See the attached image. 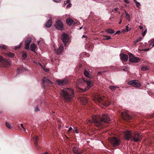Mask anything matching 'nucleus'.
Listing matches in <instances>:
<instances>
[{
  "instance_id": "f3484780",
  "label": "nucleus",
  "mask_w": 154,
  "mask_h": 154,
  "mask_svg": "<svg viewBox=\"0 0 154 154\" xmlns=\"http://www.w3.org/2000/svg\"><path fill=\"white\" fill-rule=\"evenodd\" d=\"M120 56L121 59L123 61H126L128 60V57L127 54H122L120 55Z\"/></svg>"
},
{
  "instance_id": "a211bd4d",
  "label": "nucleus",
  "mask_w": 154,
  "mask_h": 154,
  "mask_svg": "<svg viewBox=\"0 0 154 154\" xmlns=\"http://www.w3.org/2000/svg\"><path fill=\"white\" fill-rule=\"evenodd\" d=\"M63 46L62 44H60L59 49L55 51L56 52L57 55L60 54L63 51Z\"/></svg>"
},
{
  "instance_id": "2f4dec72",
  "label": "nucleus",
  "mask_w": 154,
  "mask_h": 154,
  "mask_svg": "<svg viewBox=\"0 0 154 154\" xmlns=\"http://www.w3.org/2000/svg\"><path fill=\"white\" fill-rule=\"evenodd\" d=\"M142 38L141 37H139V38L137 39L135 42V43L136 44L137 42H140Z\"/></svg>"
},
{
  "instance_id": "052dcab7",
  "label": "nucleus",
  "mask_w": 154,
  "mask_h": 154,
  "mask_svg": "<svg viewBox=\"0 0 154 154\" xmlns=\"http://www.w3.org/2000/svg\"><path fill=\"white\" fill-rule=\"evenodd\" d=\"M82 92H83V91H85V89H82Z\"/></svg>"
},
{
  "instance_id": "a19ab883",
  "label": "nucleus",
  "mask_w": 154,
  "mask_h": 154,
  "mask_svg": "<svg viewBox=\"0 0 154 154\" xmlns=\"http://www.w3.org/2000/svg\"><path fill=\"white\" fill-rule=\"evenodd\" d=\"M82 153V151H81L79 150L78 149V152H77V153L76 154H81Z\"/></svg>"
},
{
  "instance_id": "39448f33",
  "label": "nucleus",
  "mask_w": 154,
  "mask_h": 154,
  "mask_svg": "<svg viewBox=\"0 0 154 154\" xmlns=\"http://www.w3.org/2000/svg\"><path fill=\"white\" fill-rule=\"evenodd\" d=\"M95 100L97 104L101 103L106 106H109L111 103L109 101L104 100L100 97L96 98Z\"/></svg>"
},
{
  "instance_id": "c03bdc74",
  "label": "nucleus",
  "mask_w": 154,
  "mask_h": 154,
  "mask_svg": "<svg viewBox=\"0 0 154 154\" xmlns=\"http://www.w3.org/2000/svg\"><path fill=\"white\" fill-rule=\"evenodd\" d=\"M128 28H129L128 26H126L125 29L126 32H128L129 31V30L128 29Z\"/></svg>"
},
{
  "instance_id": "5701e85b",
  "label": "nucleus",
  "mask_w": 154,
  "mask_h": 154,
  "mask_svg": "<svg viewBox=\"0 0 154 154\" xmlns=\"http://www.w3.org/2000/svg\"><path fill=\"white\" fill-rule=\"evenodd\" d=\"M5 56L7 57L8 56L9 57L11 58L15 56L14 53L11 52H7L5 53Z\"/></svg>"
},
{
  "instance_id": "7c9ffc66",
  "label": "nucleus",
  "mask_w": 154,
  "mask_h": 154,
  "mask_svg": "<svg viewBox=\"0 0 154 154\" xmlns=\"http://www.w3.org/2000/svg\"><path fill=\"white\" fill-rule=\"evenodd\" d=\"M117 88V87L114 86H109V88L110 89L112 90V91L115 90L116 88Z\"/></svg>"
},
{
  "instance_id": "f8f14e48",
  "label": "nucleus",
  "mask_w": 154,
  "mask_h": 154,
  "mask_svg": "<svg viewBox=\"0 0 154 154\" xmlns=\"http://www.w3.org/2000/svg\"><path fill=\"white\" fill-rule=\"evenodd\" d=\"M56 82L59 85L63 86L66 85L68 83V80L66 79H58L57 80Z\"/></svg>"
},
{
  "instance_id": "a878e982",
  "label": "nucleus",
  "mask_w": 154,
  "mask_h": 154,
  "mask_svg": "<svg viewBox=\"0 0 154 154\" xmlns=\"http://www.w3.org/2000/svg\"><path fill=\"white\" fill-rule=\"evenodd\" d=\"M32 40L30 38H28L25 41V44L29 45L31 42Z\"/></svg>"
},
{
  "instance_id": "20e7f679",
  "label": "nucleus",
  "mask_w": 154,
  "mask_h": 154,
  "mask_svg": "<svg viewBox=\"0 0 154 154\" xmlns=\"http://www.w3.org/2000/svg\"><path fill=\"white\" fill-rule=\"evenodd\" d=\"M110 141L111 145L114 147L120 145L121 142L120 139L117 137H112L110 140Z\"/></svg>"
},
{
  "instance_id": "a18cd8bd",
  "label": "nucleus",
  "mask_w": 154,
  "mask_h": 154,
  "mask_svg": "<svg viewBox=\"0 0 154 154\" xmlns=\"http://www.w3.org/2000/svg\"><path fill=\"white\" fill-rule=\"evenodd\" d=\"M146 32V30H145V31L143 32L142 33V35L143 36H144Z\"/></svg>"
},
{
  "instance_id": "6e6552de",
  "label": "nucleus",
  "mask_w": 154,
  "mask_h": 154,
  "mask_svg": "<svg viewBox=\"0 0 154 154\" xmlns=\"http://www.w3.org/2000/svg\"><path fill=\"white\" fill-rule=\"evenodd\" d=\"M128 54L129 60L130 62L137 63L140 60L139 58L135 57L132 54L128 53Z\"/></svg>"
},
{
  "instance_id": "f03ea898",
  "label": "nucleus",
  "mask_w": 154,
  "mask_h": 154,
  "mask_svg": "<svg viewBox=\"0 0 154 154\" xmlns=\"http://www.w3.org/2000/svg\"><path fill=\"white\" fill-rule=\"evenodd\" d=\"M60 94L62 97L67 102H70L73 100L74 93L72 89L66 88L63 89L61 91Z\"/></svg>"
},
{
  "instance_id": "ea45409f",
  "label": "nucleus",
  "mask_w": 154,
  "mask_h": 154,
  "mask_svg": "<svg viewBox=\"0 0 154 154\" xmlns=\"http://www.w3.org/2000/svg\"><path fill=\"white\" fill-rule=\"evenodd\" d=\"M70 2V0H67L64 1V3L65 4H66L67 3H69Z\"/></svg>"
},
{
  "instance_id": "4c0bfd02",
  "label": "nucleus",
  "mask_w": 154,
  "mask_h": 154,
  "mask_svg": "<svg viewBox=\"0 0 154 154\" xmlns=\"http://www.w3.org/2000/svg\"><path fill=\"white\" fill-rule=\"evenodd\" d=\"M136 6L137 7H140V4L138 2H135Z\"/></svg>"
},
{
  "instance_id": "e433bc0d",
  "label": "nucleus",
  "mask_w": 154,
  "mask_h": 154,
  "mask_svg": "<svg viewBox=\"0 0 154 154\" xmlns=\"http://www.w3.org/2000/svg\"><path fill=\"white\" fill-rule=\"evenodd\" d=\"M73 131L76 133H79V131L76 128H74Z\"/></svg>"
},
{
  "instance_id": "864d4df0",
  "label": "nucleus",
  "mask_w": 154,
  "mask_h": 154,
  "mask_svg": "<svg viewBox=\"0 0 154 154\" xmlns=\"http://www.w3.org/2000/svg\"><path fill=\"white\" fill-rule=\"evenodd\" d=\"M20 46H21L15 47V49H19L20 47Z\"/></svg>"
},
{
  "instance_id": "6ab92c4d",
  "label": "nucleus",
  "mask_w": 154,
  "mask_h": 154,
  "mask_svg": "<svg viewBox=\"0 0 154 154\" xmlns=\"http://www.w3.org/2000/svg\"><path fill=\"white\" fill-rule=\"evenodd\" d=\"M52 18L50 17L45 24V26L47 28L50 27L52 25Z\"/></svg>"
},
{
  "instance_id": "ddd939ff",
  "label": "nucleus",
  "mask_w": 154,
  "mask_h": 154,
  "mask_svg": "<svg viewBox=\"0 0 154 154\" xmlns=\"http://www.w3.org/2000/svg\"><path fill=\"white\" fill-rule=\"evenodd\" d=\"M121 116L122 118L126 121H128L132 119V117L126 112L122 113Z\"/></svg>"
},
{
  "instance_id": "aec40b11",
  "label": "nucleus",
  "mask_w": 154,
  "mask_h": 154,
  "mask_svg": "<svg viewBox=\"0 0 154 154\" xmlns=\"http://www.w3.org/2000/svg\"><path fill=\"white\" fill-rule=\"evenodd\" d=\"M81 103L84 104L85 105L88 103V98L86 97H83L81 99Z\"/></svg>"
},
{
  "instance_id": "37998d69",
  "label": "nucleus",
  "mask_w": 154,
  "mask_h": 154,
  "mask_svg": "<svg viewBox=\"0 0 154 154\" xmlns=\"http://www.w3.org/2000/svg\"><path fill=\"white\" fill-rule=\"evenodd\" d=\"M72 127H70L69 128V130H68V133H70V131H72Z\"/></svg>"
},
{
  "instance_id": "9d476101",
  "label": "nucleus",
  "mask_w": 154,
  "mask_h": 154,
  "mask_svg": "<svg viewBox=\"0 0 154 154\" xmlns=\"http://www.w3.org/2000/svg\"><path fill=\"white\" fill-rule=\"evenodd\" d=\"M129 85H132L133 86L137 88H139L141 86L140 83L137 80H134L128 82Z\"/></svg>"
},
{
  "instance_id": "338daca9",
  "label": "nucleus",
  "mask_w": 154,
  "mask_h": 154,
  "mask_svg": "<svg viewBox=\"0 0 154 154\" xmlns=\"http://www.w3.org/2000/svg\"><path fill=\"white\" fill-rule=\"evenodd\" d=\"M128 29H129V31H130L131 30V28H128Z\"/></svg>"
},
{
  "instance_id": "774afa93",
  "label": "nucleus",
  "mask_w": 154,
  "mask_h": 154,
  "mask_svg": "<svg viewBox=\"0 0 154 154\" xmlns=\"http://www.w3.org/2000/svg\"><path fill=\"white\" fill-rule=\"evenodd\" d=\"M82 28V27L80 28V29H81Z\"/></svg>"
},
{
  "instance_id": "7ed1b4c3",
  "label": "nucleus",
  "mask_w": 154,
  "mask_h": 154,
  "mask_svg": "<svg viewBox=\"0 0 154 154\" xmlns=\"http://www.w3.org/2000/svg\"><path fill=\"white\" fill-rule=\"evenodd\" d=\"M132 138L131 139V141H134V142L141 141L142 139L141 135L137 131H133L132 132Z\"/></svg>"
},
{
  "instance_id": "dca6fc26",
  "label": "nucleus",
  "mask_w": 154,
  "mask_h": 154,
  "mask_svg": "<svg viewBox=\"0 0 154 154\" xmlns=\"http://www.w3.org/2000/svg\"><path fill=\"white\" fill-rule=\"evenodd\" d=\"M33 139L34 142V144L36 148L38 149L39 147L38 145V140L39 139L38 137L37 136H35L33 137Z\"/></svg>"
},
{
  "instance_id": "603ef678",
  "label": "nucleus",
  "mask_w": 154,
  "mask_h": 154,
  "mask_svg": "<svg viewBox=\"0 0 154 154\" xmlns=\"http://www.w3.org/2000/svg\"><path fill=\"white\" fill-rule=\"evenodd\" d=\"M120 31H118L115 33V34H119L120 33Z\"/></svg>"
},
{
  "instance_id": "bb28decb",
  "label": "nucleus",
  "mask_w": 154,
  "mask_h": 154,
  "mask_svg": "<svg viewBox=\"0 0 154 154\" xmlns=\"http://www.w3.org/2000/svg\"><path fill=\"white\" fill-rule=\"evenodd\" d=\"M22 59L25 60L27 57V55L26 53L25 52H23L22 53Z\"/></svg>"
},
{
  "instance_id": "79ce46f5",
  "label": "nucleus",
  "mask_w": 154,
  "mask_h": 154,
  "mask_svg": "<svg viewBox=\"0 0 154 154\" xmlns=\"http://www.w3.org/2000/svg\"><path fill=\"white\" fill-rule=\"evenodd\" d=\"M126 18L128 19H129L130 18V15L128 14L127 13H126Z\"/></svg>"
},
{
  "instance_id": "1a4fd4ad",
  "label": "nucleus",
  "mask_w": 154,
  "mask_h": 154,
  "mask_svg": "<svg viewBox=\"0 0 154 154\" xmlns=\"http://www.w3.org/2000/svg\"><path fill=\"white\" fill-rule=\"evenodd\" d=\"M9 63L7 59L0 56V65L2 67H7Z\"/></svg>"
},
{
  "instance_id": "13d9d810",
  "label": "nucleus",
  "mask_w": 154,
  "mask_h": 154,
  "mask_svg": "<svg viewBox=\"0 0 154 154\" xmlns=\"http://www.w3.org/2000/svg\"><path fill=\"white\" fill-rule=\"evenodd\" d=\"M139 28H140V29H143V27L142 26H139Z\"/></svg>"
},
{
  "instance_id": "5fc2aeb1",
  "label": "nucleus",
  "mask_w": 154,
  "mask_h": 154,
  "mask_svg": "<svg viewBox=\"0 0 154 154\" xmlns=\"http://www.w3.org/2000/svg\"><path fill=\"white\" fill-rule=\"evenodd\" d=\"M44 69V70L46 72H47L48 71H49L48 69Z\"/></svg>"
},
{
  "instance_id": "680f3d73",
  "label": "nucleus",
  "mask_w": 154,
  "mask_h": 154,
  "mask_svg": "<svg viewBox=\"0 0 154 154\" xmlns=\"http://www.w3.org/2000/svg\"><path fill=\"white\" fill-rule=\"evenodd\" d=\"M40 42V41H38V42H37V43H38V44H39V43Z\"/></svg>"
},
{
  "instance_id": "9b49d317",
  "label": "nucleus",
  "mask_w": 154,
  "mask_h": 154,
  "mask_svg": "<svg viewBox=\"0 0 154 154\" xmlns=\"http://www.w3.org/2000/svg\"><path fill=\"white\" fill-rule=\"evenodd\" d=\"M61 39L65 45L69 39V35L65 33H63L62 34Z\"/></svg>"
},
{
  "instance_id": "b1692460",
  "label": "nucleus",
  "mask_w": 154,
  "mask_h": 154,
  "mask_svg": "<svg viewBox=\"0 0 154 154\" xmlns=\"http://www.w3.org/2000/svg\"><path fill=\"white\" fill-rule=\"evenodd\" d=\"M36 48V45L34 43H33L31 45L30 50L32 51L35 52Z\"/></svg>"
},
{
  "instance_id": "412c9836",
  "label": "nucleus",
  "mask_w": 154,
  "mask_h": 154,
  "mask_svg": "<svg viewBox=\"0 0 154 154\" xmlns=\"http://www.w3.org/2000/svg\"><path fill=\"white\" fill-rule=\"evenodd\" d=\"M84 74L85 76L89 78H91L92 76L90 73L88 71L85 70L84 72Z\"/></svg>"
},
{
  "instance_id": "2eb2a0df",
  "label": "nucleus",
  "mask_w": 154,
  "mask_h": 154,
  "mask_svg": "<svg viewBox=\"0 0 154 154\" xmlns=\"http://www.w3.org/2000/svg\"><path fill=\"white\" fill-rule=\"evenodd\" d=\"M42 81V84L44 87H45L47 85L46 84H49L50 83H51V81L49 80V79H47L45 77L43 78Z\"/></svg>"
},
{
  "instance_id": "e2e57ef3",
  "label": "nucleus",
  "mask_w": 154,
  "mask_h": 154,
  "mask_svg": "<svg viewBox=\"0 0 154 154\" xmlns=\"http://www.w3.org/2000/svg\"><path fill=\"white\" fill-rule=\"evenodd\" d=\"M133 1L135 3L137 2L136 0H133Z\"/></svg>"
},
{
  "instance_id": "3c124183",
  "label": "nucleus",
  "mask_w": 154,
  "mask_h": 154,
  "mask_svg": "<svg viewBox=\"0 0 154 154\" xmlns=\"http://www.w3.org/2000/svg\"><path fill=\"white\" fill-rule=\"evenodd\" d=\"M119 9V8H116L114 9V11H117Z\"/></svg>"
},
{
  "instance_id": "4468645a",
  "label": "nucleus",
  "mask_w": 154,
  "mask_h": 154,
  "mask_svg": "<svg viewBox=\"0 0 154 154\" xmlns=\"http://www.w3.org/2000/svg\"><path fill=\"white\" fill-rule=\"evenodd\" d=\"M54 26L58 29L62 30L63 29V25L62 22L60 20H58L56 21Z\"/></svg>"
},
{
  "instance_id": "49530a36",
  "label": "nucleus",
  "mask_w": 154,
  "mask_h": 154,
  "mask_svg": "<svg viewBox=\"0 0 154 154\" xmlns=\"http://www.w3.org/2000/svg\"><path fill=\"white\" fill-rule=\"evenodd\" d=\"M71 3H70V4H68L67 6H66V7L67 8H70L71 7Z\"/></svg>"
},
{
  "instance_id": "0eeeda50",
  "label": "nucleus",
  "mask_w": 154,
  "mask_h": 154,
  "mask_svg": "<svg viewBox=\"0 0 154 154\" xmlns=\"http://www.w3.org/2000/svg\"><path fill=\"white\" fill-rule=\"evenodd\" d=\"M133 131L131 130H126L124 132V138L128 140L131 139L132 138V132Z\"/></svg>"
},
{
  "instance_id": "4be33fe9",
  "label": "nucleus",
  "mask_w": 154,
  "mask_h": 154,
  "mask_svg": "<svg viewBox=\"0 0 154 154\" xmlns=\"http://www.w3.org/2000/svg\"><path fill=\"white\" fill-rule=\"evenodd\" d=\"M66 23L68 25L70 26L73 23V20L72 19L69 17L66 20Z\"/></svg>"
},
{
  "instance_id": "09e8293b",
  "label": "nucleus",
  "mask_w": 154,
  "mask_h": 154,
  "mask_svg": "<svg viewBox=\"0 0 154 154\" xmlns=\"http://www.w3.org/2000/svg\"><path fill=\"white\" fill-rule=\"evenodd\" d=\"M21 68H18L17 69V72L20 73V71L21 70Z\"/></svg>"
},
{
  "instance_id": "6e6d98bb",
  "label": "nucleus",
  "mask_w": 154,
  "mask_h": 154,
  "mask_svg": "<svg viewBox=\"0 0 154 154\" xmlns=\"http://www.w3.org/2000/svg\"><path fill=\"white\" fill-rule=\"evenodd\" d=\"M122 16L121 17V20H120V21L119 22V24H120L121 23V22H122Z\"/></svg>"
},
{
  "instance_id": "c85d7f7f",
  "label": "nucleus",
  "mask_w": 154,
  "mask_h": 154,
  "mask_svg": "<svg viewBox=\"0 0 154 154\" xmlns=\"http://www.w3.org/2000/svg\"><path fill=\"white\" fill-rule=\"evenodd\" d=\"M103 36L105 38H103L104 40H108L111 39V37L109 35H103Z\"/></svg>"
},
{
  "instance_id": "f257e3e1",
  "label": "nucleus",
  "mask_w": 154,
  "mask_h": 154,
  "mask_svg": "<svg viewBox=\"0 0 154 154\" xmlns=\"http://www.w3.org/2000/svg\"><path fill=\"white\" fill-rule=\"evenodd\" d=\"M92 119L95 125L101 128L108 126V123L110 121L109 115L106 113L103 114L102 116H95Z\"/></svg>"
},
{
  "instance_id": "4d7b16f0",
  "label": "nucleus",
  "mask_w": 154,
  "mask_h": 154,
  "mask_svg": "<svg viewBox=\"0 0 154 154\" xmlns=\"http://www.w3.org/2000/svg\"><path fill=\"white\" fill-rule=\"evenodd\" d=\"M92 45H89V48H92Z\"/></svg>"
},
{
  "instance_id": "72a5a7b5",
  "label": "nucleus",
  "mask_w": 154,
  "mask_h": 154,
  "mask_svg": "<svg viewBox=\"0 0 154 154\" xmlns=\"http://www.w3.org/2000/svg\"><path fill=\"white\" fill-rule=\"evenodd\" d=\"M6 127L9 129L11 128V126L10 124L8 123L7 122H6Z\"/></svg>"
},
{
  "instance_id": "c9c22d12",
  "label": "nucleus",
  "mask_w": 154,
  "mask_h": 154,
  "mask_svg": "<svg viewBox=\"0 0 154 154\" xmlns=\"http://www.w3.org/2000/svg\"><path fill=\"white\" fill-rule=\"evenodd\" d=\"M40 110L38 108V106H37L36 108L35 109V111L37 112Z\"/></svg>"
},
{
  "instance_id": "0e129e2a",
  "label": "nucleus",
  "mask_w": 154,
  "mask_h": 154,
  "mask_svg": "<svg viewBox=\"0 0 154 154\" xmlns=\"http://www.w3.org/2000/svg\"><path fill=\"white\" fill-rule=\"evenodd\" d=\"M152 46L153 47H154V42L153 43V44L152 45Z\"/></svg>"
},
{
  "instance_id": "de8ad7c7",
  "label": "nucleus",
  "mask_w": 154,
  "mask_h": 154,
  "mask_svg": "<svg viewBox=\"0 0 154 154\" xmlns=\"http://www.w3.org/2000/svg\"><path fill=\"white\" fill-rule=\"evenodd\" d=\"M20 125H21V127H22L23 129H24V131H25V128L23 126V124H20Z\"/></svg>"
},
{
  "instance_id": "423d86ee",
  "label": "nucleus",
  "mask_w": 154,
  "mask_h": 154,
  "mask_svg": "<svg viewBox=\"0 0 154 154\" xmlns=\"http://www.w3.org/2000/svg\"><path fill=\"white\" fill-rule=\"evenodd\" d=\"M82 80V82H83L86 83L87 85V87L85 89V91H86L87 90L90 88L91 87L93 86V83L92 80H91V79L90 80H86L85 78H83Z\"/></svg>"
},
{
  "instance_id": "bf43d9fd",
  "label": "nucleus",
  "mask_w": 154,
  "mask_h": 154,
  "mask_svg": "<svg viewBox=\"0 0 154 154\" xmlns=\"http://www.w3.org/2000/svg\"><path fill=\"white\" fill-rule=\"evenodd\" d=\"M86 37V36H85V35H83L82 36V38H83L85 37Z\"/></svg>"
},
{
  "instance_id": "8fccbe9b",
  "label": "nucleus",
  "mask_w": 154,
  "mask_h": 154,
  "mask_svg": "<svg viewBox=\"0 0 154 154\" xmlns=\"http://www.w3.org/2000/svg\"><path fill=\"white\" fill-rule=\"evenodd\" d=\"M124 1L127 4H128L129 3V2L128 0H124Z\"/></svg>"
},
{
  "instance_id": "393cba45",
  "label": "nucleus",
  "mask_w": 154,
  "mask_h": 154,
  "mask_svg": "<svg viewBox=\"0 0 154 154\" xmlns=\"http://www.w3.org/2000/svg\"><path fill=\"white\" fill-rule=\"evenodd\" d=\"M106 32L110 34H113L115 32V31L110 28L107 29L105 30Z\"/></svg>"
},
{
  "instance_id": "cd10ccee",
  "label": "nucleus",
  "mask_w": 154,
  "mask_h": 154,
  "mask_svg": "<svg viewBox=\"0 0 154 154\" xmlns=\"http://www.w3.org/2000/svg\"><path fill=\"white\" fill-rule=\"evenodd\" d=\"M72 151L73 152L76 154L78 152L79 149L75 146H74L72 148Z\"/></svg>"
},
{
  "instance_id": "58836bf2",
  "label": "nucleus",
  "mask_w": 154,
  "mask_h": 154,
  "mask_svg": "<svg viewBox=\"0 0 154 154\" xmlns=\"http://www.w3.org/2000/svg\"><path fill=\"white\" fill-rule=\"evenodd\" d=\"M104 72L103 71L100 72L99 71L97 72L98 75H101Z\"/></svg>"
},
{
  "instance_id": "473e14b6",
  "label": "nucleus",
  "mask_w": 154,
  "mask_h": 154,
  "mask_svg": "<svg viewBox=\"0 0 154 154\" xmlns=\"http://www.w3.org/2000/svg\"><path fill=\"white\" fill-rule=\"evenodd\" d=\"M0 48H1L2 49H6L7 47L6 46L4 45H0Z\"/></svg>"
},
{
  "instance_id": "c756f323",
  "label": "nucleus",
  "mask_w": 154,
  "mask_h": 154,
  "mask_svg": "<svg viewBox=\"0 0 154 154\" xmlns=\"http://www.w3.org/2000/svg\"><path fill=\"white\" fill-rule=\"evenodd\" d=\"M148 69V67L145 66H143L141 68V70L143 71H145Z\"/></svg>"
},
{
  "instance_id": "69168bd1",
  "label": "nucleus",
  "mask_w": 154,
  "mask_h": 154,
  "mask_svg": "<svg viewBox=\"0 0 154 154\" xmlns=\"http://www.w3.org/2000/svg\"><path fill=\"white\" fill-rule=\"evenodd\" d=\"M82 66V64L80 65L79 66L80 68H81V67Z\"/></svg>"
},
{
  "instance_id": "f704fd0d",
  "label": "nucleus",
  "mask_w": 154,
  "mask_h": 154,
  "mask_svg": "<svg viewBox=\"0 0 154 154\" xmlns=\"http://www.w3.org/2000/svg\"><path fill=\"white\" fill-rule=\"evenodd\" d=\"M29 45L25 44V48L26 50H28L29 48Z\"/></svg>"
}]
</instances>
